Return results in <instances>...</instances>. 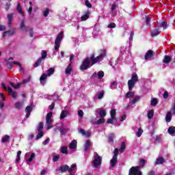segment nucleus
<instances>
[{"label": "nucleus", "mask_w": 175, "mask_h": 175, "mask_svg": "<svg viewBox=\"0 0 175 175\" xmlns=\"http://www.w3.org/2000/svg\"><path fill=\"white\" fill-rule=\"evenodd\" d=\"M103 57H106L105 51L100 53L96 57L95 53H92L90 57H87L83 59L80 66V69L83 71L90 69V68H91V66H94L95 64H98V62H101V61H103Z\"/></svg>", "instance_id": "nucleus-1"}, {"label": "nucleus", "mask_w": 175, "mask_h": 175, "mask_svg": "<svg viewBox=\"0 0 175 175\" xmlns=\"http://www.w3.org/2000/svg\"><path fill=\"white\" fill-rule=\"evenodd\" d=\"M64 38V31H61L55 40V50L57 51L61 47V40Z\"/></svg>", "instance_id": "nucleus-2"}, {"label": "nucleus", "mask_w": 175, "mask_h": 175, "mask_svg": "<svg viewBox=\"0 0 175 175\" xmlns=\"http://www.w3.org/2000/svg\"><path fill=\"white\" fill-rule=\"evenodd\" d=\"M102 164V157L99 156V154L96 152L94 155V160L92 161V165L94 167H98V166H100Z\"/></svg>", "instance_id": "nucleus-3"}, {"label": "nucleus", "mask_w": 175, "mask_h": 175, "mask_svg": "<svg viewBox=\"0 0 175 175\" xmlns=\"http://www.w3.org/2000/svg\"><path fill=\"white\" fill-rule=\"evenodd\" d=\"M118 154H119L118 148H116L113 150V156L110 161V164L112 167H114V166L117 165V162L118 161L117 157H118Z\"/></svg>", "instance_id": "nucleus-4"}, {"label": "nucleus", "mask_w": 175, "mask_h": 175, "mask_svg": "<svg viewBox=\"0 0 175 175\" xmlns=\"http://www.w3.org/2000/svg\"><path fill=\"white\" fill-rule=\"evenodd\" d=\"M52 118L53 112H49L46 116V129H51L53 128V126H51V124H53Z\"/></svg>", "instance_id": "nucleus-5"}, {"label": "nucleus", "mask_w": 175, "mask_h": 175, "mask_svg": "<svg viewBox=\"0 0 175 175\" xmlns=\"http://www.w3.org/2000/svg\"><path fill=\"white\" fill-rule=\"evenodd\" d=\"M129 175H142L140 166L132 167L129 172Z\"/></svg>", "instance_id": "nucleus-6"}, {"label": "nucleus", "mask_w": 175, "mask_h": 175, "mask_svg": "<svg viewBox=\"0 0 175 175\" xmlns=\"http://www.w3.org/2000/svg\"><path fill=\"white\" fill-rule=\"evenodd\" d=\"M33 107H35L33 104H31L30 105L26 107L25 109V113H26V118H29V116H31V113H32Z\"/></svg>", "instance_id": "nucleus-7"}, {"label": "nucleus", "mask_w": 175, "mask_h": 175, "mask_svg": "<svg viewBox=\"0 0 175 175\" xmlns=\"http://www.w3.org/2000/svg\"><path fill=\"white\" fill-rule=\"evenodd\" d=\"M56 129L60 132L61 136H62L63 135H66V133H68V132H69V130L68 129L64 127L57 126Z\"/></svg>", "instance_id": "nucleus-8"}, {"label": "nucleus", "mask_w": 175, "mask_h": 175, "mask_svg": "<svg viewBox=\"0 0 175 175\" xmlns=\"http://www.w3.org/2000/svg\"><path fill=\"white\" fill-rule=\"evenodd\" d=\"M154 55H155L154 51L148 50L145 55V59H150V58H151V57H154Z\"/></svg>", "instance_id": "nucleus-9"}, {"label": "nucleus", "mask_w": 175, "mask_h": 175, "mask_svg": "<svg viewBox=\"0 0 175 175\" xmlns=\"http://www.w3.org/2000/svg\"><path fill=\"white\" fill-rule=\"evenodd\" d=\"M161 33V31H159V27L157 26L156 29H153L151 32V36L154 38V36H158Z\"/></svg>", "instance_id": "nucleus-10"}, {"label": "nucleus", "mask_w": 175, "mask_h": 175, "mask_svg": "<svg viewBox=\"0 0 175 175\" xmlns=\"http://www.w3.org/2000/svg\"><path fill=\"white\" fill-rule=\"evenodd\" d=\"M47 79V75L42 74L40 77V81L42 85H44L46 84V80Z\"/></svg>", "instance_id": "nucleus-11"}, {"label": "nucleus", "mask_w": 175, "mask_h": 175, "mask_svg": "<svg viewBox=\"0 0 175 175\" xmlns=\"http://www.w3.org/2000/svg\"><path fill=\"white\" fill-rule=\"evenodd\" d=\"M165 162H166V160H165V159L163 157H160L157 159V160L155 161V165H162V164L165 163Z\"/></svg>", "instance_id": "nucleus-12"}, {"label": "nucleus", "mask_w": 175, "mask_h": 175, "mask_svg": "<svg viewBox=\"0 0 175 175\" xmlns=\"http://www.w3.org/2000/svg\"><path fill=\"white\" fill-rule=\"evenodd\" d=\"M159 28H163V29H167V27H169V25H167V22L163 21L159 23V25L157 26Z\"/></svg>", "instance_id": "nucleus-13"}, {"label": "nucleus", "mask_w": 175, "mask_h": 175, "mask_svg": "<svg viewBox=\"0 0 175 175\" xmlns=\"http://www.w3.org/2000/svg\"><path fill=\"white\" fill-rule=\"evenodd\" d=\"M129 81H132L133 83H137L139 82V77L137 76V74L132 75H131V79H129Z\"/></svg>", "instance_id": "nucleus-14"}, {"label": "nucleus", "mask_w": 175, "mask_h": 175, "mask_svg": "<svg viewBox=\"0 0 175 175\" xmlns=\"http://www.w3.org/2000/svg\"><path fill=\"white\" fill-rule=\"evenodd\" d=\"M90 14H91V12L90 11H87L85 12V14H84L81 17V21H86V20H88V18H90Z\"/></svg>", "instance_id": "nucleus-15"}, {"label": "nucleus", "mask_w": 175, "mask_h": 175, "mask_svg": "<svg viewBox=\"0 0 175 175\" xmlns=\"http://www.w3.org/2000/svg\"><path fill=\"white\" fill-rule=\"evenodd\" d=\"M59 170L60 172H62V173H66V172H69V165H62L59 167Z\"/></svg>", "instance_id": "nucleus-16"}, {"label": "nucleus", "mask_w": 175, "mask_h": 175, "mask_svg": "<svg viewBox=\"0 0 175 175\" xmlns=\"http://www.w3.org/2000/svg\"><path fill=\"white\" fill-rule=\"evenodd\" d=\"M77 146V141L76 139L72 140L69 144V148L70 150H75Z\"/></svg>", "instance_id": "nucleus-17"}, {"label": "nucleus", "mask_w": 175, "mask_h": 175, "mask_svg": "<svg viewBox=\"0 0 175 175\" xmlns=\"http://www.w3.org/2000/svg\"><path fill=\"white\" fill-rule=\"evenodd\" d=\"M163 62L164 64H170V62H172V57L169 55H165L163 59Z\"/></svg>", "instance_id": "nucleus-18"}, {"label": "nucleus", "mask_w": 175, "mask_h": 175, "mask_svg": "<svg viewBox=\"0 0 175 175\" xmlns=\"http://www.w3.org/2000/svg\"><path fill=\"white\" fill-rule=\"evenodd\" d=\"M79 133H81L82 136H86V137H91V133L85 132V130L81 129Z\"/></svg>", "instance_id": "nucleus-19"}, {"label": "nucleus", "mask_w": 175, "mask_h": 175, "mask_svg": "<svg viewBox=\"0 0 175 175\" xmlns=\"http://www.w3.org/2000/svg\"><path fill=\"white\" fill-rule=\"evenodd\" d=\"M98 114L100 118H105V117H106V109H100Z\"/></svg>", "instance_id": "nucleus-20"}, {"label": "nucleus", "mask_w": 175, "mask_h": 175, "mask_svg": "<svg viewBox=\"0 0 175 175\" xmlns=\"http://www.w3.org/2000/svg\"><path fill=\"white\" fill-rule=\"evenodd\" d=\"M8 27H11L12 24H13V14H9L8 15Z\"/></svg>", "instance_id": "nucleus-21"}, {"label": "nucleus", "mask_w": 175, "mask_h": 175, "mask_svg": "<svg viewBox=\"0 0 175 175\" xmlns=\"http://www.w3.org/2000/svg\"><path fill=\"white\" fill-rule=\"evenodd\" d=\"M128 87H129V90L132 91L133 90V88L135 87V84H136L135 82H132V81H128Z\"/></svg>", "instance_id": "nucleus-22"}, {"label": "nucleus", "mask_w": 175, "mask_h": 175, "mask_svg": "<svg viewBox=\"0 0 175 175\" xmlns=\"http://www.w3.org/2000/svg\"><path fill=\"white\" fill-rule=\"evenodd\" d=\"M165 121H166V122H170V121H172V112L168 111L166 113Z\"/></svg>", "instance_id": "nucleus-23"}, {"label": "nucleus", "mask_w": 175, "mask_h": 175, "mask_svg": "<svg viewBox=\"0 0 175 175\" xmlns=\"http://www.w3.org/2000/svg\"><path fill=\"white\" fill-rule=\"evenodd\" d=\"M91 147V142L88 140L84 144V151H88V149Z\"/></svg>", "instance_id": "nucleus-24"}, {"label": "nucleus", "mask_w": 175, "mask_h": 175, "mask_svg": "<svg viewBox=\"0 0 175 175\" xmlns=\"http://www.w3.org/2000/svg\"><path fill=\"white\" fill-rule=\"evenodd\" d=\"M96 96H97L98 99H102L105 96V92L101 90L100 92H97Z\"/></svg>", "instance_id": "nucleus-25"}, {"label": "nucleus", "mask_w": 175, "mask_h": 175, "mask_svg": "<svg viewBox=\"0 0 175 175\" xmlns=\"http://www.w3.org/2000/svg\"><path fill=\"white\" fill-rule=\"evenodd\" d=\"M23 105H24V102L23 103H16L14 106L15 108L17 109L18 110H21V109H23Z\"/></svg>", "instance_id": "nucleus-26"}, {"label": "nucleus", "mask_w": 175, "mask_h": 175, "mask_svg": "<svg viewBox=\"0 0 175 175\" xmlns=\"http://www.w3.org/2000/svg\"><path fill=\"white\" fill-rule=\"evenodd\" d=\"M38 135L36 136V139L39 140V139H42V137H43V136H44V133L43 132V131H38Z\"/></svg>", "instance_id": "nucleus-27"}, {"label": "nucleus", "mask_w": 175, "mask_h": 175, "mask_svg": "<svg viewBox=\"0 0 175 175\" xmlns=\"http://www.w3.org/2000/svg\"><path fill=\"white\" fill-rule=\"evenodd\" d=\"M66 74L69 75L72 72V62L69 64V65L66 68Z\"/></svg>", "instance_id": "nucleus-28"}, {"label": "nucleus", "mask_w": 175, "mask_h": 175, "mask_svg": "<svg viewBox=\"0 0 175 175\" xmlns=\"http://www.w3.org/2000/svg\"><path fill=\"white\" fill-rule=\"evenodd\" d=\"M105 118H100L98 120L94 122L95 125H100V124H105Z\"/></svg>", "instance_id": "nucleus-29"}, {"label": "nucleus", "mask_w": 175, "mask_h": 175, "mask_svg": "<svg viewBox=\"0 0 175 175\" xmlns=\"http://www.w3.org/2000/svg\"><path fill=\"white\" fill-rule=\"evenodd\" d=\"M154 117V109H150L148 111V118L149 120H151Z\"/></svg>", "instance_id": "nucleus-30"}, {"label": "nucleus", "mask_w": 175, "mask_h": 175, "mask_svg": "<svg viewBox=\"0 0 175 175\" xmlns=\"http://www.w3.org/2000/svg\"><path fill=\"white\" fill-rule=\"evenodd\" d=\"M10 84L11 87L14 88L15 90H18V88H20V87H21V83H18L16 85L13 82H10Z\"/></svg>", "instance_id": "nucleus-31"}, {"label": "nucleus", "mask_w": 175, "mask_h": 175, "mask_svg": "<svg viewBox=\"0 0 175 175\" xmlns=\"http://www.w3.org/2000/svg\"><path fill=\"white\" fill-rule=\"evenodd\" d=\"M20 157H21V150H18L17 152V155H16V163H20V161L21 159V158Z\"/></svg>", "instance_id": "nucleus-32"}, {"label": "nucleus", "mask_w": 175, "mask_h": 175, "mask_svg": "<svg viewBox=\"0 0 175 175\" xmlns=\"http://www.w3.org/2000/svg\"><path fill=\"white\" fill-rule=\"evenodd\" d=\"M10 140V136L8 135H5L1 139L2 143H7V142H9Z\"/></svg>", "instance_id": "nucleus-33"}, {"label": "nucleus", "mask_w": 175, "mask_h": 175, "mask_svg": "<svg viewBox=\"0 0 175 175\" xmlns=\"http://www.w3.org/2000/svg\"><path fill=\"white\" fill-rule=\"evenodd\" d=\"M125 148H126V146L125 145V142H122L120 148L119 150L120 152L122 153L125 151Z\"/></svg>", "instance_id": "nucleus-34"}, {"label": "nucleus", "mask_w": 175, "mask_h": 175, "mask_svg": "<svg viewBox=\"0 0 175 175\" xmlns=\"http://www.w3.org/2000/svg\"><path fill=\"white\" fill-rule=\"evenodd\" d=\"M20 28L22 31H27V26H25L24 20L21 21Z\"/></svg>", "instance_id": "nucleus-35"}, {"label": "nucleus", "mask_w": 175, "mask_h": 175, "mask_svg": "<svg viewBox=\"0 0 175 175\" xmlns=\"http://www.w3.org/2000/svg\"><path fill=\"white\" fill-rule=\"evenodd\" d=\"M67 115H68L67 111H62V113L60 114V120H64V118H66Z\"/></svg>", "instance_id": "nucleus-36"}, {"label": "nucleus", "mask_w": 175, "mask_h": 175, "mask_svg": "<svg viewBox=\"0 0 175 175\" xmlns=\"http://www.w3.org/2000/svg\"><path fill=\"white\" fill-rule=\"evenodd\" d=\"M41 57H40L41 59H46V58H47V51L42 50L41 52Z\"/></svg>", "instance_id": "nucleus-37"}, {"label": "nucleus", "mask_w": 175, "mask_h": 175, "mask_svg": "<svg viewBox=\"0 0 175 175\" xmlns=\"http://www.w3.org/2000/svg\"><path fill=\"white\" fill-rule=\"evenodd\" d=\"M44 127V124H43V122H41L38 124L37 126V131H43Z\"/></svg>", "instance_id": "nucleus-38"}, {"label": "nucleus", "mask_w": 175, "mask_h": 175, "mask_svg": "<svg viewBox=\"0 0 175 175\" xmlns=\"http://www.w3.org/2000/svg\"><path fill=\"white\" fill-rule=\"evenodd\" d=\"M114 137L115 135L113 133L110 134L109 136L108 137V142L109 143H113V142H114Z\"/></svg>", "instance_id": "nucleus-39"}, {"label": "nucleus", "mask_w": 175, "mask_h": 175, "mask_svg": "<svg viewBox=\"0 0 175 175\" xmlns=\"http://www.w3.org/2000/svg\"><path fill=\"white\" fill-rule=\"evenodd\" d=\"M151 106L155 107L158 105V100L157 98H152L150 102Z\"/></svg>", "instance_id": "nucleus-40"}, {"label": "nucleus", "mask_w": 175, "mask_h": 175, "mask_svg": "<svg viewBox=\"0 0 175 175\" xmlns=\"http://www.w3.org/2000/svg\"><path fill=\"white\" fill-rule=\"evenodd\" d=\"M43 59L42 58H39L36 62L34 64V68H38V66H39L40 65V64H42Z\"/></svg>", "instance_id": "nucleus-41"}, {"label": "nucleus", "mask_w": 175, "mask_h": 175, "mask_svg": "<svg viewBox=\"0 0 175 175\" xmlns=\"http://www.w3.org/2000/svg\"><path fill=\"white\" fill-rule=\"evenodd\" d=\"M110 114H111V118L116 119V109H111Z\"/></svg>", "instance_id": "nucleus-42"}, {"label": "nucleus", "mask_w": 175, "mask_h": 175, "mask_svg": "<svg viewBox=\"0 0 175 175\" xmlns=\"http://www.w3.org/2000/svg\"><path fill=\"white\" fill-rule=\"evenodd\" d=\"M135 96V94L133 92H128L126 94V98H133Z\"/></svg>", "instance_id": "nucleus-43"}, {"label": "nucleus", "mask_w": 175, "mask_h": 175, "mask_svg": "<svg viewBox=\"0 0 175 175\" xmlns=\"http://www.w3.org/2000/svg\"><path fill=\"white\" fill-rule=\"evenodd\" d=\"M142 134H143V129H142V127H139L137 132V137H141Z\"/></svg>", "instance_id": "nucleus-44"}, {"label": "nucleus", "mask_w": 175, "mask_h": 175, "mask_svg": "<svg viewBox=\"0 0 175 175\" xmlns=\"http://www.w3.org/2000/svg\"><path fill=\"white\" fill-rule=\"evenodd\" d=\"M51 75H54V68H50L49 70H48V73H47V76L48 77H50L51 76Z\"/></svg>", "instance_id": "nucleus-45"}, {"label": "nucleus", "mask_w": 175, "mask_h": 175, "mask_svg": "<svg viewBox=\"0 0 175 175\" xmlns=\"http://www.w3.org/2000/svg\"><path fill=\"white\" fill-rule=\"evenodd\" d=\"M16 9H17L18 13H20V14L24 15V12L23 11L21 6H20V3H18V6H17Z\"/></svg>", "instance_id": "nucleus-46"}, {"label": "nucleus", "mask_w": 175, "mask_h": 175, "mask_svg": "<svg viewBox=\"0 0 175 175\" xmlns=\"http://www.w3.org/2000/svg\"><path fill=\"white\" fill-rule=\"evenodd\" d=\"M35 153H32L28 159H26V162H32L33 158H35Z\"/></svg>", "instance_id": "nucleus-47"}, {"label": "nucleus", "mask_w": 175, "mask_h": 175, "mask_svg": "<svg viewBox=\"0 0 175 175\" xmlns=\"http://www.w3.org/2000/svg\"><path fill=\"white\" fill-rule=\"evenodd\" d=\"M76 166H77V165H76V163H73V164L70 166V167H68V172H69V173H72V172H73V170L75 169V167H76Z\"/></svg>", "instance_id": "nucleus-48"}, {"label": "nucleus", "mask_w": 175, "mask_h": 175, "mask_svg": "<svg viewBox=\"0 0 175 175\" xmlns=\"http://www.w3.org/2000/svg\"><path fill=\"white\" fill-rule=\"evenodd\" d=\"M61 152H62V154H68V147L66 146L62 147Z\"/></svg>", "instance_id": "nucleus-49"}, {"label": "nucleus", "mask_w": 175, "mask_h": 175, "mask_svg": "<svg viewBox=\"0 0 175 175\" xmlns=\"http://www.w3.org/2000/svg\"><path fill=\"white\" fill-rule=\"evenodd\" d=\"M140 100V96H137L134 98V99L131 102V105H135L137 102H139Z\"/></svg>", "instance_id": "nucleus-50"}, {"label": "nucleus", "mask_w": 175, "mask_h": 175, "mask_svg": "<svg viewBox=\"0 0 175 175\" xmlns=\"http://www.w3.org/2000/svg\"><path fill=\"white\" fill-rule=\"evenodd\" d=\"M139 162H140L141 166H142V167H143L144 166H146V163L147 161L144 159H141L139 160Z\"/></svg>", "instance_id": "nucleus-51"}, {"label": "nucleus", "mask_w": 175, "mask_h": 175, "mask_svg": "<svg viewBox=\"0 0 175 175\" xmlns=\"http://www.w3.org/2000/svg\"><path fill=\"white\" fill-rule=\"evenodd\" d=\"M105 76V72L103 71H99L98 72V77L99 79H102Z\"/></svg>", "instance_id": "nucleus-52"}, {"label": "nucleus", "mask_w": 175, "mask_h": 175, "mask_svg": "<svg viewBox=\"0 0 175 175\" xmlns=\"http://www.w3.org/2000/svg\"><path fill=\"white\" fill-rule=\"evenodd\" d=\"M117 85H118L117 81L112 82V84L111 85V90H116V88H117Z\"/></svg>", "instance_id": "nucleus-53"}, {"label": "nucleus", "mask_w": 175, "mask_h": 175, "mask_svg": "<svg viewBox=\"0 0 175 175\" xmlns=\"http://www.w3.org/2000/svg\"><path fill=\"white\" fill-rule=\"evenodd\" d=\"M85 6H87L88 8H92V5L91 3H90V1L88 0H85Z\"/></svg>", "instance_id": "nucleus-54"}, {"label": "nucleus", "mask_w": 175, "mask_h": 175, "mask_svg": "<svg viewBox=\"0 0 175 175\" xmlns=\"http://www.w3.org/2000/svg\"><path fill=\"white\" fill-rule=\"evenodd\" d=\"M53 162H57V161H59V154H57L53 157Z\"/></svg>", "instance_id": "nucleus-55"}, {"label": "nucleus", "mask_w": 175, "mask_h": 175, "mask_svg": "<svg viewBox=\"0 0 175 175\" xmlns=\"http://www.w3.org/2000/svg\"><path fill=\"white\" fill-rule=\"evenodd\" d=\"M78 116L81 117V118H83L84 117V112H83L82 110L78 111Z\"/></svg>", "instance_id": "nucleus-56"}, {"label": "nucleus", "mask_w": 175, "mask_h": 175, "mask_svg": "<svg viewBox=\"0 0 175 175\" xmlns=\"http://www.w3.org/2000/svg\"><path fill=\"white\" fill-rule=\"evenodd\" d=\"M5 33H7L8 35H14V33H15L14 29L5 31Z\"/></svg>", "instance_id": "nucleus-57"}, {"label": "nucleus", "mask_w": 175, "mask_h": 175, "mask_svg": "<svg viewBox=\"0 0 175 175\" xmlns=\"http://www.w3.org/2000/svg\"><path fill=\"white\" fill-rule=\"evenodd\" d=\"M163 96L164 98V99H167V98H169V92H167V91H165Z\"/></svg>", "instance_id": "nucleus-58"}, {"label": "nucleus", "mask_w": 175, "mask_h": 175, "mask_svg": "<svg viewBox=\"0 0 175 175\" xmlns=\"http://www.w3.org/2000/svg\"><path fill=\"white\" fill-rule=\"evenodd\" d=\"M150 21H151V18H150V16H146V25H148L150 24Z\"/></svg>", "instance_id": "nucleus-59"}, {"label": "nucleus", "mask_w": 175, "mask_h": 175, "mask_svg": "<svg viewBox=\"0 0 175 175\" xmlns=\"http://www.w3.org/2000/svg\"><path fill=\"white\" fill-rule=\"evenodd\" d=\"M10 6H12V4L10 3V2H7L5 3V10H9V9H10Z\"/></svg>", "instance_id": "nucleus-60"}, {"label": "nucleus", "mask_w": 175, "mask_h": 175, "mask_svg": "<svg viewBox=\"0 0 175 175\" xmlns=\"http://www.w3.org/2000/svg\"><path fill=\"white\" fill-rule=\"evenodd\" d=\"M131 105L132 104L131 103H129V104L124 105V110H128V109H129V107H131Z\"/></svg>", "instance_id": "nucleus-61"}, {"label": "nucleus", "mask_w": 175, "mask_h": 175, "mask_svg": "<svg viewBox=\"0 0 175 175\" xmlns=\"http://www.w3.org/2000/svg\"><path fill=\"white\" fill-rule=\"evenodd\" d=\"M113 121H116V119L111 118L107 120V124H113Z\"/></svg>", "instance_id": "nucleus-62"}, {"label": "nucleus", "mask_w": 175, "mask_h": 175, "mask_svg": "<svg viewBox=\"0 0 175 175\" xmlns=\"http://www.w3.org/2000/svg\"><path fill=\"white\" fill-rule=\"evenodd\" d=\"M116 23H111L108 25V28H116Z\"/></svg>", "instance_id": "nucleus-63"}, {"label": "nucleus", "mask_w": 175, "mask_h": 175, "mask_svg": "<svg viewBox=\"0 0 175 175\" xmlns=\"http://www.w3.org/2000/svg\"><path fill=\"white\" fill-rule=\"evenodd\" d=\"M148 175H155V171L154 170H150L148 173Z\"/></svg>", "instance_id": "nucleus-64"}]
</instances>
